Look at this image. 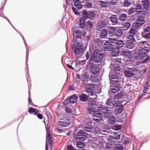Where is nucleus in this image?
Wrapping results in <instances>:
<instances>
[{"label": "nucleus", "mask_w": 150, "mask_h": 150, "mask_svg": "<svg viewBox=\"0 0 150 150\" xmlns=\"http://www.w3.org/2000/svg\"><path fill=\"white\" fill-rule=\"evenodd\" d=\"M104 54L101 53L100 51L95 49L92 54L91 55L88 64H92L95 63H99L103 60Z\"/></svg>", "instance_id": "nucleus-1"}, {"label": "nucleus", "mask_w": 150, "mask_h": 150, "mask_svg": "<svg viewBox=\"0 0 150 150\" xmlns=\"http://www.w3.org/2000/svg\"><path fill=\"white\" fill-rule=\"evenodd\" d=\"M147 53L139 49L138 50H134L133 54L136 59L142 60L141 61L142 64L146 63L149 60L150 57L147 55Z\"/></svg>", "instance_id": "nucleus-2"}, {"label": "nucleus", "mask_w": 150, "mask_h": 150, "mask_svg": "<svg viewBox=\"0 0 150 150\" xmlns=\"http://www.w3.org/2000/svg\"><path fill=\"white\" fill-rule=\"evenodd\" d=\"M108 34L110 36L120 37L123 34L122 27L110 26L108 29Z\"/></svg>", "instance_id": "nucleus-3"}, {"label": "nucleus", "mask_w": 150, "mask_h": 150, "mask_svg": "<svg viewBox=\"0 0 150 150\" xmlns=\"http://www.w3.org/2000/svg\"><path fill=\"white\" fill-rule=\"evenodd\" d=\"M72 49L76 56L83 54L84 50L82 44L78 42H74V46L72 47Z\"/></svg>", "instance_id": "nucleus-4"}, {"label": "nucleus", "mask_w": 150, "mask_h": 150, "mask_svg": "<svg viewBox=\"0 0 150 150\" xmlns=\"http://www.w3.org/2000/svg\"><path fill=\"white\" fill-rule=\"evenodd\" d=\"M82 16L86 20L88 19L91 21L93 20L96 16V13L94 11L92 10L87 11L86 9H84L82 11Z\"/></svg>", "instance_id": "nucleus-5"}, {"label": "nucleus", "mask_w": 150, "mask_h": 150, "mask_svg": "<svg viewBox=\"0 0 150 150\" xmlns=\"http://www.w3.org/2000/svg\"><path fill=\"white\" fill-rule=\"evenodd\" d=\"M120 83H111L110 86V90L109 91V93H117L120 90Z\"/></svg>", "instance_id": "nucleus-6"}, {"label": "nucleus", "mask_w": 150, "mask_h": 150, "mask_svg": "<svg viewBox=\"0 0 150 150\" xmlns=\"http://www.w3.org/2000/svg\"><path fill=\"white\" fill-rule=\"evenodd\" d=\"M90 65V70L91 74L95 75L99 72L100 69L98 66L93 64Z\"/></svg>", "instance_id": "nucleus-7"}, {"label": "nucleus", "mask_w": 150, "mask_h": 150, "mask_svg": "<svg viewBox=\"0 0 150 150\" xmlns=\"http://www.w3.org/2000/svg\"><path fill=\"white\" fill-rule=\"evenodd\" d=\"M135 69L133 68L129 69L128 70H125L124 73L125 76L128 77H133L135 75Z\"/></svg>", "instance_id": "nucleus-8"}, {"label": "nucleus", "mask_w": 150, "mask_h": 150, "mask_svg": "<svg viewBox=\"0 0 150 150\" xmlns=\"http://www.w3.org/2000/svg\"><path fill=\"white\" fill-rule=\"evenodd\" d=\"M11 26L16 30V31L18 33H19L21 35V36L22 37V39L24 41V43L25 44V46L26 48V59H25V61H26V68L27 69L28 71V64H27L28 62V52L27 50V47H26V45L27 44L25 43V42L24 40V39L22 36V35L21 34L17 31V30L13 26V25L11 23L10 24Z\"/></svg>", "instance_id": "nucleus-9"}, {"label": "nucleus", "mask_w": 150, "mask_h": 150, "mask_svg": "<svg viewBox=\"0 0 150 150\" xmlns=\"http://www.w3.org/2000/svg\"><path fill=\"white\" fill-rule=\"evenodd\" d=\"M111 55L112 56L115 57L118 55H120V49L117 47L115 46L112 49Z\"/></svg>", "instance_id": "nucleus-10"}, {"label": "nucleus", "mask_w": 150, "mask_h": 150, "mask_svg": "<svg viewBox=\"0 0 150 150\" xmlns=\"http://www.w3.org/2000/svg\"><path fill=\"white\" fill-rule=\"evenodd\" d=\"M98 110L99 112L100 113L105 112L108 111H110V110L109 108L110 109V108L108 107L104 106L102 105H100L97 107Z\"/></svg>", "instance_id": "nucleus-11"}, {"label": "nucleus", "mask_w": 150, "mask_h": 150, "mask_svg": "<svg viewBox=\"0 0 150 150\" xmlns=\"http://www.w3.org/2000/svg\"><path fill=\"white\" fill-rule=\"evenodd\" d=\"M115 46V45H113L108 41H106L104 43V48L107 51H111Z\"/></svg>", "instance_id": "nucleus-12"}, {"label": "nucleus", "mask_w": 150, "mask_h": 150, "mask_svg": "<svg viewBox=\"0 0 150 150\" xmlns=\"http://www.w3.org/2000/svg\"><path fill=\"white\" fill-rule=\"evenodd\" d=\"M128 102L129 101H128L125 102L124 105H116L115 106L117 107L115 111V113L117 114H119L122 112L123 111L124 106H125Z\"/></svg>", "instance_id": "nucleus-13"}, {"label": "nucleus", "mask_w": 150, "mask_h": 150, "mask_svg": "<svg viewBox=\"0 0 150 150\" xmlns=\"http://www.w3.org/2000/svg\"><path fill=\"white\" fill-rule=\"evenodd\" d=\"M94 116L97 117V118H93V120L97 122H99L100 121L103 122V121L102 118V113L100 112H98V113H96V112L94 114Z\"/></svg>", "instance_id": "nucleus-14"}, {"label": "nucleus", "mask_w": 150, "mask_h": 150, "mask_svg": "<svg viewBox=\"0 0 150 150\" xmlns=\"http://www.w3.org/2000/svg\"><path fill=\"white\" fill-rule=\"evenodd\" d=\"M118 75L115 73L111 75V78H110V80L111 83H120V81H118Z\"/></svg>", "instance_id": "nucleus-15"}, {"label": "nucleus", "mask_w": 150, "mask_h": 150, "mask_svg": "<svg viewBox=\"0 0 150 150\" xmlns=\"http://www.w3.org/2000/svg\"><path fill=\"white\" fill-rule=\"evenodd\" d=\"M131 52L127 50H121L120 52V55L123 56L124 57L129 58Z\"/></svg>", "instance_id": "nucleus-16"}, {"label": "nucleus", "mask_w": 150, "mask_h": 150, "mask_svg": "<svg viewBox=\"0 0 150 150\" xmlns=\"http://www.w3.org/2000/svg\"><path fill=\"white\" fill-rule=\"evenodd\" d=\"M139 49L148 53L150 52V45L149 44H145L142 45Z\"/></svg>", "instance_id": "nucleus-17"}, {"label": "nucleus", "mask_w": 150, "mask_h": 150, "mask_svg": "<svg viewBox=\"0 0 150 150\" xmlns=\"http://www.w3.org/2000/svg\"><path fill=\"white\" fill-rule=\"evenodd\" d=\"M86 20V19L83 16L80 19L79 21V27L81 28L84 29L86 28V26L85 24Z\"/></svg>", "instance_id": "nucleus-18"}, {"label": "nucleus", "mask_w": 150, "mask_h": 150, "mask_svg": "<svg viewBox=\"0 0 150 150\" xmlns=\"http://www.w3.org/2000/svg\"><path fill=\"white\" fill-rule=\"evenodd\" d=\"M134 42H129V41H124V47L129 49H132L134 46V45L133 43Z\"/></svg>", "instance_id": "nucleus-19"}, {"label": "nucleus", "mask_w": 150, "mask_h": 150, "mask_svg": "<svg viewBox=\"0 0 150 150\" xmlns=\"http://www.w3.org/2000/svg\"><path fill=\"white\" fill-rule=\"evenodd\" d=\"M68 121H69V120H63L62 121H59L58 122V125L60 126L63 127H66L70 124V123L68 122Z\"/></svg>", "instance_id": "nucleus-20"}, {"label": "nucleus", "mask_w": 150, "mask_h": 150, "mask_svg": "<svg viewBox=\"0 0 150 150\" xmlns=\"http://www.w3.org/2000/svg\"><path fill=\"white\" fill-rule=\"evenodd\" d=\"M110 20L112 25H116L118 22V18L117 16L115 15H112L110 17Z\"/></svg>", "instance_id": "nucleus-21"}, {"label": "nucleus", "mask_w": 150, "mask_h": 150, "mask_svg": "<svg viewBox=\"0 0 150 150\" xmlns=\"http://www.w3.org/2000/svg\"><path fill=\"white\" fill-rule=\"evenodd\" d=\"M136 12H138L137 14H139L141 12V14L144 16V17L145 18H147L149 16V11L148 9H142V11H137Z\"/></svg>", "instance_id": "nucleus-22"}, {"label": "nucleus", "mask_w": 150, "mask_h": 150, "mask_svg": "<svg viewBox=\"0 0 150 150\" xmlns=\"http://www.w3.org/2000/svg\"><path fill=\"white\" fill-rule=\"evenodd\" d=\"M115 101L111 100L110 98H108L106 102V104L107 106L110 107H112L115 106Z\"/></svg>", "instance_id": "nucleus-23"}, {"label": "nucleus", "mask_w": 150, "mask_h": 150, "mask_svg": "<svg viewBox=\"0 0 150 150\" xmlns=\"http://www.w3.org/2000/svg\"><path fill=\"white\" fill-rule=\"evenodd\" d=\"M80 100L82 102H85L88 99L87 96L85 94L82 93L79 96Z\"/></svg>", "instance_id": "nucleus-24"}, {"label": "nucleus", "mask_w": 150, "mask_h": 150, "mask_svg": "<svg viewBox=\"0 0 150 150\" xmlns=\"http://www.w3.org/2000/svg\"><path fill=\"white\" fill-rule=\"evenodd\" d=\"M108 34V31L106 29H103L100 30V37L101 38L106 37Z\"/></svg>", "instance_id": "nucleus-25"}, {"label": "nucleus", "mask_w": 150, "mask_h": 150, "mask_svg": "<svg viewBox=\"0 0 150 150\" xmlns=\"http://www.w3.org/2000/svg\"><path fill=\"white\" fill-rule=\"evenodd\" d=\"M115 42V45L116 47H117L119 49L123 47V46H124V42H123L122 40H117V42Z\"/></svg>", "instance_id": "nucleus-26"}, {"label": "nucleus", "mask_w": 150, "mask_h": 150, "mask_svg": "<svg viewBox=\"0 0 150 150\" xmlns=\"http://www.w3.org/2000/svg\"><path fill=\"white\" fill-rule=\"evenodd\" d=\"M116 121L115 117L113 115H111L109 117L108 120V123L111 125H114Z\"/></svg>", "instance_id": "nucleus-27"}, {"label": "nucleus", "mask_w": 150, "mask_h": 150, "mask_svg": "<svg viewBox=\"0 0 150 150\" xmlns=\"http://www.w3.org/2000/svg\"><path fill=\"white\" fill-rule=\"evenodd\" d=\"M144 19L137 18L136 23V26L137 27H139L142 26L145 22V20Z\"/></svg>", "instance_id": "nucleus-28"}, {"label": "nucleus", "mask_w": 150, "mask_h": 150, "mask_svg": "<svg viewBox=\"0 0 150 150\" xmlns=\"http://www.w3.org/2000/svg\"><path fill=\"white\" fill-rule=\"evenodd\" d=\"M113 69L114 73L117 74H120V68L117 64H115Z\"/></svg>", "instance_id": "nucleus-29"}, {"label": "nucleus", "mask_w": 150, "mask_h": 150, "mask_svg": "<svg viewBox=\"0 0 150 150\" xmlns=\"http://www.w3.org/2000/svg\"><path fill=\"white\" fill-rule=\"evenodd\" d=\"M122 29L124 30H127L130 28V24L129 22L124 23L122 24Z\"/></svg>", "instance_id": "nucleus-30"}, {"label": "nucleus", "mask_w": 150, "mask_h": 150, "mask_svg": "<svg viewBox=\"0 0 150 150\" xmlns=\"http://www.w3.org/2000/svg\"><path fill=\"white\" fill-rule=\"evenodd\" d=\"M88 111L89 113L94 116V114L96 112V113H98L99 112V111L98 110L97 107L96 108L94 109L92 108H88Z\"/></svg>", "instance_id": "nucleus-31"}, {"label": "nucleus", "mask_w": 150, "mask_h": 150, "mask_svg": "<svg viewBox=\"0 0 150 150\" xmlns=\"http://www.w3.org/2000/svg\"><path fill=\"white\" fill-rule=\"evenodd\" d=\"M46 137L50 144L52 145L53 142V137H52L50 133H46Z\"/></svg>", "instance_id": "nucleus-32"}, {"label": "nucleus", "mask_w": 150, "mask_h": 150, "mask_svg": "<svg viewBox=\"0 0 150 150\" xmlns=\"http://www.w3.org/2000/svg\"><path fill=\"white\" fill-rule=\"evenodd\" d=\"M84 7L87 8H90L92 7V4L91 2L87 0L84 2Z\"/></svg>", "instance_id": "nucleus-33"}, {"label": "nucleus", "mask_w": 150, "mask_h": 150, "mask_svg": "<svg viewBox=\"0 0 150 150\" xmlns=\"http://www.w3.org/2000/svg\"><path fill=\"white\" fill-rule=\"evenodd\" d=\"M82 77L83 79V81H84L87 82L90 79L89 76L86 72H85L83 74Z\"/></svg>", "instance_id": "nucleus-34"}, {"label": "nucleus", "mask_w": 150, "mask_h": 150, "mask_svg": "<svg viewBox=\"0 0 150 150\" xmlns=\"http://www.w3.org/2000/svg\"><path fill=\"white\" fill-rule=\"evenodd\" d=\"M121 136H122V137L123 135L122 134H121L120 133H114L113 136H112V137L113 138V139L118 140L120 139Z\"/></svg>", "instance_id": "nucleus-35"}, {"label": "nucleus", "mask_w": 150, "mask_h": 150, "mask_svg": "<svg viewBox=\"0 0 150 150\" xmlns=\"http://www.w3.org/2000/svg\"><path fill=\"white\" fill-rule=\"evenodd\" d=\"M69 98V99H71V97L72 99H71V100L70 101V103H75L76 101L78 99V97L76 95H73L70 97H68Z\"/></svg>", "instance_id": "nucleus-36"}, {"label": "nucleus", "mask_w": 150, "mask_h": 150, "mask_svg": "<svg viewBox=\"0 0 150 150\" xmlns=\"http://www.w3.org/2000/svg\"><path fill=\"white\" fill-rule=\"evenodd\" d=\"M114 144L117 146H115L114 147L115 149L117 150H123V148L122 145H120L119 142L118 143L117 142H114Z\"/></svg>", "instance_id": "nucleus-37"}, {"label": "nucleus", "mask_w": 150, "mask_h": 150, "mask_svg": "<svg viewBox=\"0 0 150 150\" xmlns=\"http://www.w3.org/2000/svg\"><path fill=\"white\" fill-rule=\"evenodd\" d=\"M107 24L106 22L105 21H102L100 24L97 27V29H102L103 28H104L106 27Z\"/></svg>", "instance_id": "nucleus-38"}, {"label": "nucleus", "mask_w": 150, "mask_h": 150, "mask_svg": "<svg viewBox=\"0 0 150 150\" xmlns=\"http://www.w3.org/2000/svg\"><path fill=\"white\" fill-rule=\"evenodd\" d=\"M77 147L79 148H83L85 146V144L82 142L78 141L76 142Z\"/></svg>", "instance_id": "nucleus-39"}, {"label": "nucleus", "mask_w": 150, "mask_h": 150, "mask_svg": "<svg viewBox=\"0 0 150 150\" xmlns=\"http://www.w3.org/2000/svg\"><path fill=\"white\" fill-rule=\"evenodd\" d=\"M98 2H100V5L103 7H107L109 6V2L102 1H99Z\"/></svg>", "instance_id": "nucleus-40"}, {"label": "nucleus", "mask_w": 150, "mask_h": 150, "mask_svg": "<svg viewBox=\"0 0 150 150\" xmlns=\"http://www.w3.org/2000/svg\"><path fill=\"white\" fill-rule=\"evenodd\" d=\"M127 17V15L126 13H123L121 14L119 16V20L121 21H125Z\"/></svg>", "instance_id": "nucleus-41"}, {"label": "nucleus", "mask_w": 150, "mask_h": 150, "mask_svg": "<svg viewBox=\"0 0 150 150\" xmlns=\"http://www.w3.org/2000/svg\"><path fill=\"white\" fill-rule=\"evenodd\" d=\"M87 134L85 133L83 129H81L79 130L76 134V136L78 137L82 136H86Z\"/></svg>", "instance_id": "nucleus-42"}, {"label": "nucleus", "mask_w": 150, "mask_h": 150, "mask_svg": "<svg viewBox=\"0 0 150 150\" xmlns=\"http://www.w3.org/2000/svg\"><path fill=\"white\" fill-rule=\"evenodd\" d=\"M80 27L79 26H75L72 28L73 32L76 34H80L81 33V31L79 30Z\"/></svg>", "instance_id": "nucleus-43"}, {"label": "nucleus", "mask_w": 150, "mask_h": 150, "mask_svg": "<svg viewBox=\"0 0 150 150\" xmlns=\"http://www.w3.org/2000/svg\"><path fill=\"white\" fill-rule=\"evenodd\" d=\"M143 8L142 9H148L149 7V1L146 0L144 1L143 3Z\"/></svg>", "instance_id": "nucleus-44"}, {"label": "nucleus", "mask_w": 150, "mask_h": 150, "mask_svg": "<svg viewBox=\"0 0 150 150\" xmlns=\"http://www.w3.org/2000/svg\"><path fill=\"white\" fill-rule=\"evenodd\" d=\"M37 110L31 107H29L28 108V112L30 114L34 112V115H36L37 113Z\"/></svg>", "instance_id": "nucleus-45"}, {"label": "nucleus", "mask_w": 150, "mask_h": 150, "mask_svg": "<svg viewBox=\"0 0 150 150\" xmlns=\"http://www.w3.org/2000/svg\"><path fill=\"white\" fill-rule=\"evenodd\" d=\"M143 38H144L146 39L149 40L150 38V31L149 33H142Z\"/></svg>", "instance_id": "nucleus-46"}, {"label": "nucleus", "mask_w": 150, "mask_h": 150, "mask_svg": "<svg viewBox=\"0 0 150 150\" xmlns=\"http://www.w3.org/2000/svg\"><path fill=\"white\" fill-rule=\"evenodd\" d=\"M86 91L88 94L89 96H93L94 95L92 90L90 88H87Z\"/></svg>", "instance_id": "nucleus-47"}, {"label": "nucleus", "mask_w": 150, "mask_h": 150, "mask_svg": "<svg viewBox=\"0 0 150 150\" xmlns=\"http://www.w3.org/2000/svg\"><path fill=\"white\" fill-rule=\"evenodd\" d=\"M126 120V118L123 115H121L117 118V122L122 123L125 122Z\"/></svg>", "instance_id": "nucleus-48"}, {"label": "nucleus", "mask_w": 150, "mask_h": 150, "mask_svg": "<svg viewBox=\"0 0 150 150\" xmlns=\"http://www.w3.org/2000/svg\"><path fill=\"white\" fill-rule=\"evenodd\" d=\"M94 42L96 44H98V45L99 46H101L102 44L103 41L101 40L100 39L98 38H96L95 39Z\"/></svg>", "instance_id": "nucleus-49"}, {"label": "nucleus", "mask_w": 150, "mask_h": 150, "mask_svg": "<svg viewBox=\"0 0 150 150\" xmlns=\"http://www.w3.org/2000/svg\"><path fill=\"white\" fill-rule=\"evenodd\" d=\"M73 40H74V42H78L77 39H79L81 40V34H80V35H75L74 34L73 36Z\"/></svg>", "instance_id": "nucleus-50"}, {"label": "nucleus", "mask_w": 150, "mask_h": 150, "mask_svg": "<svg viewBox=\"0 0 150 150\" xmlns=\"http://www.w3.org/2000/svg\"><path fill=\"white\" fill-rule=\"evenodd\" d=\"M126 41H129V42H134L135 41V39L134 36L132 35H129L127 37V40Z\"/></svg>", "instance_id": "nucleus-51"}, {"label": "nucleus", "mask_w": 150, "mask_h": 150, "mask_svg": "<svg viewBox=\"0 0 150 150\" xmlns=\"http://www.w3.org/2000/svg\"><path fill=\"white\" fill-rule=\"evenodd\" d=\"M136 32L137 31L134 28H131L130 29L128 33L129 34H131L132 35H134L136 34Z\"/></svg>", "instance_id": "nucleus-52"}, {"label": "nucleus", "mask_w": 150, "mask_h": 150, "mask_svg": "<svg viewBox=\"0 0 150 150\" xmlns=\"http://www.w3.org/2000/svg\"><path fill=\"white\" fill-rule=\"evenodd\" d=\"M88 104L90 106H93L94 105H96L98 104V102L96 101L91 100L89 101Z\"/></svg>", "instance_id": "nucleus-53"}, {"label": "nucleus", "mask_w": 150, "mask_h": 150, "mask_svg": "<svg viewBox=\"0 0 150 150\" xmlns=\"http://www.w3.org/2000/svg\"><path fill=\"white\" fill-rule=\"evenodd\" d=\"M86 25L87 27L90 28H92L93 27V24L92 22L90 21H87Z\"/></svg>", "instance_id": "nucleus-54"}, {"label": "nucleus", "mask_w": 150, "mask_h": 150, "mask_svg": "<svg viewBox=\"0 0 150 150\" xmlns=\"http://www.w3.org/2000/svg\"><path fill=\"white\" fill-rule=\"evenodd\" d=\"M90 128H87V127H85L83 130L85 133H86L88 132H90L92 131L93 128L92 126H90Z\"/></svg>", "instance_id": "nucleus-55"}, {"label": "nucleus", "mask_w": 150, "mask_h": 150, "mask_svg": "<svg viewBox=\"0 0 150 150\" xmlns=\"http://www.w3.org/2000/svg\"><path fill=\"white\" fill-rule=\"evenodd\" d=\"M71 97V99H69V98L66 99L63 102V104L64 105H67L70 103V101L71 100V99H72Z\"/></svg>", "instance_id": "nucleus-56"}, {"label": "nucleus", "mask_w": 150, "mask_h": 150, "mask_svg": "<svg viewBox=\"0 0 150 150\" xmlns=\"http://www.w3.org/2000/svg\"><path fill=\"white\" fill-rule=\"evenodd\" d=\"M123 96V93H120L116 95L115 97V98H116L117 99H120L122 98Z\"/></svg>", "instance_id": "nucleus-57"}, {"label": "nucleus", "mask_w": 150, "mask_h": 150, "mask_svg": "<svg viewBox=\"0 0 150 150\" xmlns=\"http://www.w3.org/2000/svg\"><path fill=\"white\" fill-rule=\"evenodd\" d=\"M86 60H83L81 61H79L78 62H76V66L78 65H82L86 63Z\"/></svg>", "instance_id": "nucleus-58"}, {"label": "nucleus", "mask_w": 150, "mask_h": 150, "mask_svg": "<svg viewBox=\"0 0 150 150\" xmlns=\"http://www.w3.org/2000/svg\"><path fill=\"white\" fill-rule=\"evenodd\" d=\"M117 40L116 39L114 38H109V42L113 45H115V44L116 43L115 42H117Z\"/></svg>", "instance_id": "nucleus-59"}, {"label": "nucleus", "mask_w": 150, "mask_h": 150, "mask_svg": "<svg viewBox=\"0 0 150 150\" xmlns=\"http://www.w3.org/2000/svg\"><path fill=\"white\" fill-rule=\"evenodd\" d=\"M72 9L74 14L77 15H80V13L79 12L77 9L74 6H72Z\"/></svg>", "instance_id": "nucleus-60"}, {"label": "nucleus", "mask_w": 150, "mask_h": 150, "mask_svg": "<svg viewBox=\"0 0 150 150\" xmlns=\"http://www.w3.org/2000/svg\"><path fill=\"white\" fill-rule=\"evenodd\" d=\"M121 127L120 125H115L112 127V129L113 130H117L120 129H121Z\"/></svg>", "instance_id": "nucleus-61"}, {"label": "nucleus", "mask_w": 150, "mask_h": 150, "mask_svg": "<svg viewBox=\"0 0 150 150\" xmlns=\"http://www.w3.org/2000/svg\"><path fill=\"white\" fill-rule=\"evenodd\" d=\"M74 5L76 7L78 10H80L82 7V5L80 4H76V3H74Z\"/></svg>", "instance_id": "nucleus-62"}, {"label": "nucleus", "mask_w": 150, "mask_h": 150, "mask_svg": "<svg viewBox=\"0 0 150 150\" xmlns=\"http://www.w3.org/2000/svg\"><path fill=\"white\" fill-rule=\"evenodd\" d=\"M67 150H79V149L77 150L71 145H68L67 146Z\"/></svg>", "instance_id": "nucleus-63"}, {"label": "nucleus", "mask_w": 150, "mask_h": 150, "mask_svg": "<svg viewBox=\"0 0 150 150\" xmlns=\"http://www.w3.org/2000/svg\"><path fill=\"white\" fill-rule=\"evenodd\" d=\"M117 0H111V1L109 2V5L111 6L115 5L117 2Z\"/></svg>", "instance_id": "nucleus-64"}]
</instances>
